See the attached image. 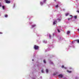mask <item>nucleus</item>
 <instances>
[{
    "mask_svg": "<svg viewBox=\"0 0 79 79\" xmlns=\"http://www.w3.org/2000/svg\"><path fill=\"white\" fill-rule=\"evenodd\" d=\"M0 6L2 7V4L0 2Z\"/></svg>",
    "mask_w": 79,
    "mask_h": 79,
    "instance_id": "obj_23",
    "label": "nucleus"
},
{
    "mask_svg": "<svg viewBox=\"0 0 79 79\" xmlns=\"http://www.w3.org/2000/svg\"><path fill=\"white\" fill-rule=\"evenodd\" d=\"M46 73H48V69H46Z\"/></svg>",
    "mask_w": 79,
    "mask_h": 79,
    "instance_id": "obj_9",
    "label": "nucleus"
},
{
    "mask_svg": "<svg viewBox=\"0 0 79 79\" xmlns=\"http://www.w3.org/2000/svg\"><path fill=\"white\" fill-rule=\"evenodd\" d=\"M3 10H4L5 9V6H2Z\"/></svg>",
    "mask_w": 79,
    "mask_h": 79,
    "instance_id": "obj_16",
    "label": "nucleus"
},
{
    "mask_svg": "<svg viewBox=\"0 0 79 79\" xmlns=\"http://www.w3.org/2000/svg\"><path fill=\"white\" fill-rule=\"evenodd\" d=\"M32 61H34V60L32 59Z\"/></svg>",
    "mask_w": 79,
    "mask_h": 79,
    "instance_id": "obj_32",
    "label": "nucleus"
},
{
    "mask_svg": "<svg viewBox=\"0 0 79 79\" xmlns=\"http://www.w3.org/2000/svg\"><path fill=\"white\" fill-rule=\"evenodd\" d=\"M40 4L41 5H43V4H44L42 2H40Z\"/></svg>",
    "mask_w": 79,
    "mask_h": 79,
    "instance_id": "obj_13",
    "label": "nucleus"
},
{
    "mask_svg": "<svg viewBox=\"0 0 79 79\" xmlns=\"http://www.w3.org/2000/svg\"><path fill=\"white\" fill-rule=\"evenodd\" d=\"M69 69H71V67L70 68H69Z\"/></svg>",
    "mask_w": 79,
    "mask_h": 79,
    "instance_id": "obj_29",
    "label": "nucleus"
},
{
    "mask_svg": "<svg viewBox=\"0 0 79 79\" xmlns=\"http://www.w3.org/2000/svg\"><path fill=\"white\" fill-rule=\"evenodd\" d=\"M57 21H58V22H59V21H61V19H58L57 20Z\"/></svg>",
    "mask_w": 79,
    "mask_h": 79,
    "instance_id": "obj_12",
    "label": "nucleus"
},
{
    "mask_svg": "<svg viewBox=\"0 0 79 79\" xmlns=\"http://www.w3.org/2000/svg\"><path fill=\"white\" fill-rule=\"evenodd\" d=\"M70 16H71V18H69L68 19V20H70V19H72V18H73V16L72 15H70Z\"/></svg>",
    "mask_w": 79,
    "mask_h": 79,
    "instance_id": "obj_6",
    "label": "nucleus"
},
{
    "mask_svg": "<svg viewBox=\"0 0 79 79\" xmlns=\"http://www.w3.org/2000/svg\"><path fill=\"white\" fill-rule=\"evenodd\" d=\"M59 77H63V75L62 74H60L58 75Z\"/></svg>",
    "mask_w": 79,
    "mask_h": 79,
    "instance_id": "obj_5",
    "label": "nucleus"
},
{
    "mask_svg": "<svg viewBox=\"0 0 79 79\" xmlns=\"http://www.w3.org/2000/svg\"><path fill=\"white\" fill-rule=\"evenodd\" d=\"M56 8H58V5H57L55 6Z\"/></svg>",
    "mask_w": 79,
    "mask_h": 79,
    "instance_id": "obj_18",
    "label": "nucleus"
},
{
    "mask_svg": "<svg viewBox=\"0 0 79 79\" xmlns=\"http://www.w3.org/2000/svg\"><path fill=\"white\" fill-rule=\"evenodd\" d=\"M49 37L50 38H51V35L50 34L49 35Z\"/></svg>",
    "mask_w": 79,
    "mask_h": 79,
    "instance_id": "obj_24",
    "label": "nucleus"
},
{
    "mask_svg": "<svg viewBox=\"0 0 79 79\" xmlns=\"http://www.w3.org/2000/svg\"><path fill=\"white\" fill-rule=\"evenodd\" d=\"M51 64H53V62H51Z\"/></svg>",
    "mask_w": 79,
    "mask_h": 79,
    "instance_id": "obj_27",
    "label": "nucleus"
},
{
    "mask_svg": "<svg viewBox=\"0 0 79 79\" xmlns=\"http://www.w3.org/2000/svg\"><path fill=\"white\" fill-rule=\"evenodd\" d=\"M76 0V1H77V0Z\"/></svg>",
    "mask_w": 79,
    "mask_h": 79,
    "instance_id": "obj_34",
    "label": "nucleus"
},
{
    "mask_svg": "<svg viewBox=\"0 0 79 79\" xmlns=\"http://www.w3.org/2000/svg\"><path fill=\"white\" fill-rule=\"evenodd\" d=\"M41 71V72L42 73H44V70H42Z\"/></svg>",
    "mask_w": 79,
    "mask_h": 79,
    "instance_id": "obj_22",
    "label": "nucleus"
},
{
    "mask_svg": "<svg viewBox=\"0 0 79 79\" xmlns=\"http://www.w3.org/2000/svg\"><path fill=\"white\" fill-rule=\"evenodd\" d=\"M76 42L77 43H79V40H74L72 41V44H74L75 42Z\"/></svg>",
    "mask_w": 79,
    "mask_h": 79,
    "instance_id": "obj_1",
    "label": "nucleus"
},
{
    "mask_svg": "<svg viewBox=\"0 0 79 79\" xmlns=\"http://www.w3.org/2000/svg\"><path fill=\"white\" fill-rule=\"evenodd\" d=\"M59 38H61L60 37H59Z\"/></svg>",
    "mask_w": 79,
    "mask_h": 79,
    "instance_id": "obj_35",
    "label": "nucleus"
},
{
    "mask_svg": "<svg viewBox=\"0 0 79 79\" xmlns=\"http://www.w3.org/2000/svg\"><path fill=\"white\" fill-rule=\"evenodd\" d=\"M43 43H44V44H47V41L46 40H44L43 41Z\"/></svg>",
    "mask_w": 79,
    "mask_h": 79,
    "instance_id": "obj_7",
    "label": "nucleus"
},
{
    "mask_svg": "<svg viewBox=\"0 0 79 79\" xmlns=\"http://www.w3.org/2000/svg\"><path fill=\"white\" fill-rule=\"evenodd\" d=\"M5 1L6 3H10V1H8V0H5Z\"/></svg>",
    "mask_w": 79,
    "mask_h": 79,
    "instance_id": "obj_3",
    "label": "nucleus"
},
{
    "mask_svg": "<svg viewBox=\"0 0 79 79\" xmlns=\"http://www.w3.org/2000/svg\"><path fill=\"white\" fill-rule=\"evenodd\" d=\"M68 15H69V13H67L65 14V16H68Z\"/></svg>",
    "mask_w": 79,
    "mask_h": 79,
    "instance_id": "obj_14",
    "label": "nucleus"
},
{
    "mask_svg": "<svg viewBox=\"0 0 79 79\" xmlns=\"http://www.w3.org/2000/svg\"><path fill=\"white\" fill-rule=\"evenodd\" d=\"M56 24V21L55 20L53 22V25H55V24Z\"/></svg>",
    "mask_w": 79,
    "mask_h": 79,
    "instance_id": "obj_4",
    "label": "nucleus"
},
{
    "mask_svg": "<svg viewBox=\"0 0 79 79\" xmlns=\"http://www.w3.org/2000/svg\"><path fill=\"white\" fill-rule=\"evenodd\" d=\"M46 1V0H44L43 1V3H44L45 2V1Z\"/></svg>",
    "mask_w": 79,
    "mask_h": 79,
    "instance_id": "obj_21",
    "label": "nucleus"
},
{
    "mask_svg": "<svg viewBox=\"0 0 79 79\" xmlns=\"http://www.w3.org/2000/svg\"><path fill=\"white\" fill-rule=\"evenodd\" d=\"M34 48L35 50H38L39 49V46L35 45L34 46Z\"/></svg>",
    "mask_w": 79,
    "mask_h": 79,
    "instance_id": "obj_2",
    "label": "nucleus"
},
{
    "mask_svg": "<svg viewBox=\"0 0 79 79\" xmlns=\"http://www.w3.org/2000/svg\"><path fill=\"white\" fill-rule=\"evenodd\" d=\"M35 26H36V25L35 24L33 25L32 26V27H35Z\"/></svg>",
    "mask_w": 79,
    "mask_h": 79,
    "instance_id": "obj_10",
    "label": "nucleus"
},
{
    "mask_svg": "<svg viewBox=\"0 0 79 79\" xmlns=\"http://www.w3.org/2000/svg\"><path fill=\"white\" fill-rule=\"evenodd\" d=\"M67 72L69 73H71V71H69V70H67Z\"/></svg>",
    "mask_w": 79,
    "mask_h": 79,
    "instance_id": "obj_11",
    "label": "nucleus"
},
{
    "mask_svg": "<svg viewBox=\"0 0 79 79\" xmlns=\"http://www.w3.org/2000/svg\"><path fill=\"white\" fill-rule=\"evenodd\" d=\"M69 33H70V31H68L67 32V34H69Z\"/></svg>",
    "mask_w": 79,
    "mask_h": 79,
    "instance_id": "obj_15",
    "label": "nucleus"
},
{
    "mask_svg": "<svg viewBox=\"0 0 79 79\" xmlns=\"http://www.w3.org/2000/svg\"><path fill=\"white\" fill-rule=\"evenodd\" d=\"M62 68H64V65H62Z\"/></svg>",
    "mask_w": 79,
    "mask_h": 79,
    "instance_id": "obj_26",
    "label": "nucleus"
},
{
    "mask_svg": "<svg viewBox=\"0 0 79 79\" xmlns=\"http://www.w3.org/2000/svg\"><path fill=\"white\" fill-rule=\"evenodd\" d=\"M64 69H66L67 68L66 67H64Z\"/></svg>",
    "mask_w": 79,
    "mask_h": 79,
    "instance_id": "obj_28",
    "label": "nucleus"
},
{
    "mask_svg": "<svg viewBox=\"0 0 79 79\" xmlns=\"http://www.w3.org/2000/svg\"><path fill=\"white\" fill-rule=\"evenodd\" d=\"M78 31H79V29H78Z\"/></svg>",
    "mask_w": 79,
    "mask_h": 79,
    "instance_id": "obj_33",
    "label": "nucleus"
},
{
    "mask_svg": "<svg viewBox=\"0 0 79 79\" xmlns=\"http://www.w3.org/2000/svg\"><path fill=\"white\" fill-rule=\"evenodd\" d=\"M77 13H79V10H77Z\"/></svg>",
    "mask_w": 79,
    "mask_h": 79,
    "instance_id": "obj_25",
    "label": "nucleus"
},
{
    "mask_svg": "<svg viewBox=\"0 0 79 79\" xmlns=\"http://www.w3.org/2000/svg\"><path fill=\"white\" fill-rule=\"evenodd\" d=\"M77 15H75L74 16V19H77Z\"/></svg>",
    "mask_w": 79,
    "mask_h": 79,
    "instance_id": "obj_8",
    "label": "nucleus"
},
{
    "mask_svg": "<svg viewBox=\"0 0 79 79\" xmlns=\"http://www.w3.org/2000/svg\"><path fill=\"white\" fill-rule=\"evenodd\" d=\"M44 63H46V61L45 60H44Z\"/></svg>",
    "mask_w": 79,
    "mask_h": 79,
    "instance_id": "obj_19",
    "label": "nucleus"
},
{
    "mask_svg": "<svg viewBox=\"0 0 79 79\" xmlns=\"http://www.w3.org/2000/svg\"><path fill=\"white\" fill-rule=\"evenodd\" d=\"M5 18H7L8 17V15H5Z\"/></svg>",
    "mask_w": 79,
    "mask_h": 79,
    "instance_id": "obj_20",
    "label": "nucleus"
},
{
    "mask_svg": "<svg viewBox=\"0 0 79 79\" xmlns=\"http://www.w3.org/2000/svg\"><path fill=\"white\" fill-rule=\"evenodd\" d=\"M57 31L58 32H60V30L58 29H57Z\"/></svg>",
    "mask_w": 79,
    "mask_h": 79,
    "instance_id": "obj_17",
    "label": "nucleus"
},
{
    "mask_svg": "<svg viewBox=\"0 0 79 79\" xmlns=\"http://www.w3.org/2000/svg\"><path fill=\"white\" fill-rule=\"evenodd\" d=\"M0 34H2V32H0Z\"/></svg>",
    "mask_w": 79,
    "mask_h": 79,
    "instance_id": "obj_30",
    "label": "nucleus"
},
{
    "mask_svg": "<svg viewBox=\"0 0 79 79\" xmlns=\"http://www.w3.org/2000/svg\"><path fill=\"white\" fill-rule=\"evenodd\" d=\"M55 2H56V0H54Z\"/></svg>",
    "mask_w": 79,
    "mask_h": 79,
    "instance_id": "obj_31",
    "label": "nucleus"
}]
</instances>
